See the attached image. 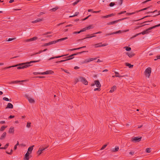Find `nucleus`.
Segmentation results:
<instances>
[{
	"instance_id": "nucleus-1",
	"label": "nucleus",
	"mask_w": 160,
	"mask_h": 160,
	"mask_svg": "<svg viewBox=\"0 0 160 160\" xmlns=\"http://www.w3.org/2000/svg\"><path fill=\"white\" fill-rule=\"evenodd\" d=\"M39 62V60H34V61H31L29 62H27L25 63H19L15 65L12 66H9L8 67H6L5 68V69L9 68L12 67H14L17 66H18L17 67V69H24L25 68H27L29 67L32 66V65L31 64L33 63H36L37 62Z\"/></svg>"
},
{
	"instance_id": "nucleus-2",
	"label": "nucleus",
	"mask_w": 160,
	"mask_h": 160,
	"mask_svg": "<svg viewBox=\"0 0 160 160\" xmlns=\"http://www.w3.org/2000/svg\"><path fill=\"white\" fill-rule=\"evenodd\" d=\"M68 38L67 37L62 38L61 39H58L57 40L53 41H51V42L46 43L44 45V46H49L50 45L52 44H54L58 42H60L63 40H65L67 39Z\"/></svg>"
},
{
	"instance_id": "nucleus-3",
	"label": "nucleus",
	"mask_w": 160,
	"mask_h": 160,
	"mask_svg": "<svg viewBox=\"0 0 160 160\" xmlns=\"http://www.w3.org/2000/svg\"><path fill=\"white\" fill-rule=\"evenodd\" d=\"M160 26V23L159 24H158V25H155V26H153L152 27H150L149 28H148V29H147L146 30L143 31L141 32H140V34H142V35H144L145 34H146L147 33H148L149 32V31L153 29L156 27H158Z\"/></svg>"
},
{
	"instance_id": "nucleus-4",
	"label": "nucleus",
	"mask_w": 160,
	"mask_h": 160,
	"mask_svg": "<svg viewBox=\"0 0 160 160\" xmlns=\"http://www.w3.org/2000/svg\"><path fill=\"white\" fill-rule=\"evenodd\" d=\"M151 72V69L150 68H147L144 72L145 74L146 77L149 78Z\"/></svg>"
},
{
	"instance_id": "nucleus-5",
	"label": "nucleus",
	"mask_w": 160,
	"mask_h": 160,
	"mask_svg": "<svg viewBox=\"0 0 160 160\" xmlns=\"http://www.w3.org/2000/svg\"><path fill=\"white\" fill-rule=\"evenodd\" d=\"M79 80L82 82L83 84L85 85H87L88 84V81L85 79L83 77H80L79 78Z\"/></svg>"
},
{
	"instance_id": "nucleus-6",
	"label": "nucleus",
	"mask_w": 160,
	"mask_h": 160,
	"mask_svg": "<svg viewBox=\"0 0 160 160\" xmlns=\"http://www.w3.org/2000/svg\"><path fill=\"white\" fill-rule=\"evenodd\" d=\"M27 98L29 102L32 104H34L35 102V101L34 99L31 97H27Z\"/></svg>"
},
{
	"instance_id": "nucleus-7",
	"label": "nucleus",
	"mask_w": 160,
	"mask_h": 160,
	"mask_svg": "<svg viewBox=\"0 0 160 160\" xmlns=\"http://www.w3.org/2000/svg\"><path fill=\"white\" fill-rule=\"evenodd\" d=\"M95 85H96V87L98 88H100L101 87V85L99 81L98 80L95 81L94 83L92 84V86H94Z\"/></svg>"
},
{
	"instance_id": "nucleus-8",
	"label": "nucleus",
	"mask_w": 160,
	"mask_h": 160,
	"mask_svg": "<svg viewBox=\"0 0 160 160\" xmlns=\"http://www.w3.org/2000/svg\"><path fill=\"white\" fill-rule=\"evenodd\" d=\"M54 73L51 70H48L45 72H42L40 74L41 75L51 74Z\"/></svg>"
},
{
	"instance_id": "nucleus-9",
	"label": "nucleus",
	"mask_w": 160,
	"mask_h": 160,
	"mask_svg": "<svg viewBox=\"0 0 160 160\" xmlns=\"http://www.w3.org/2000/svg\"><path fill=\"white\" fill-rule=\"evenodd\" d=\"M30 154V152H27L24 157L23 160H29L30 158L29 155Z\"/></svg>"
},
{
	"instance_id": "nucleus-10",
	"label": "nucleus",
	"mask_w": 160,
	"mask_h": 160,
	"mask_svg": "<svg viewBox=\"0 0 160 160\" xmlns=\"http://www.w3.org/2000/svg\"><path fill=\"white\" fill-rule=\"evenodd\" d=\"M142 137L139 138L138 137H135L132 138V141H135V142H138L141 140Z\"/></svg>"
},
{
	"instance_id": "nucleus-11",
	"label": "nucleus",
	"mask_w": 160,
	"mask_h": 160,
	"mask_svg": "<svg viewBox=\"0 0 160 160\" xmlns=\"http://www.w3.org/2000/svg\"><path fill=\"white\" fill-rule=\"evenodd\" d=\"M96 58H88L86 59V62L87 63L92 61L93 60H96Z\"/></svg>"
},
{
	"instance_id": "nucleus-12",
	"label": "nucleus",
	"mask_w": 160,
	"mask_h": 160,
	"mask_svg": "<svg viewBox=\"0 0 160 160\" xmlns=\"http://www.w3.org/2000/svg\"><path fill=\"white\" fill-rule=\"evenodd\" d=\"M74 56V54H72L71 55H69L68 57L69 58H68L66 60H61L60 61H59V62H64L66 60H70L71 59H72L73 58H71L73 56Z\"/></svg>"
},
{
	"instance_id": "nucleus-13",
	"label": "nucleus",
	"mask_w": 160,
	"mask_h": 160,
	"mask_svg": "<svg viewBox=\"0 0 160 160\" xmlns=\"http://www.w3.org/2000/svg\"><path fill=\"white\" fill-rule=\"evenodd\" d=\"M14 131V127L11 126L8 130V132L10 133H13Z\"/></svg>"
},
{
	"instance_id": "nucleus-14",
	"label": "nucleus",
	"mask_w": 160,
	"mask_h": 160,
	"mask_svg": "<svg viewBox=\"0 0 160 160\" xmlns=\"http://www.w3.org/2000/svg\"><path fill=\"white\" fill-rule=\"evenodd\" d=\"M6 132H4L3 133L2 135L0 138V139L1 140H2L4 138H5L6 136Z\"/></svg>"
},
{
	"instance_id": "nucleus-15",
	"label": "nucleus",
	"mask_w": 160,
	"mask_h": 160,
	"mask_svg": "<svg viewBox=\"0 0 160 160\" xmlns=\"http://www.w3.org/2000/svg\"><path fill=\"white\" fill-rule=\"evenodd\" d=\"M126 54L130 58H131L134 55V54L132 52H127Z\"/></svg>"
},
{
	"instance_id": "nucleus-16",
	"label": "nucleus",
	"mask_w": 160,
	"mask_h": 160,
	"mask_svg": "<svg viewBox=\"0 0 160 160\" xmlns=\"http://www.w3.org/2000/svg\"><path fill=\"white\" fill-rule=\"evenodd\" d=\"M34 146V145H32L29 147L28 149V151L27 152H30L31 154L32 153V152L33 149V148Z\"/></svg>"
},
{
	"instance_id": "nucleus-17",
	"label": "nucleus",
	"mask_w": 160,
	"mask_h": 160,
	"mask_svg": "<svg viewBox=\"0 0 160 160\" xmlns=\"http://www.w3.org/2000/svg\"><path fill=\"white\" fill-rule=\"evenodd\" d=\"M67 55H62L60 56H58L52 57L50 58L49 59V60H52V59L55 58H60V57H62L64 56H66Z\"/></svg>"
},
{
	"instance_id": "nucleus-18",
	"label": "nucleus",
	"mask_w": 160,
	"mask_h": 160,
	"mask_svg": "<svg viewBox=\"0 0 160 160\" xmlns=\"http://www.w3.org/2000/svg\"><path fill=\"white\" fill-rule=\"evenodd\" d=\"M122 0H117V1L116 2V5L118 4L119 6L122 5Z\"/></svg>"
},
{
	"instance_id": "nucleus-19",
	"label": "nucleus",
	"mask_w": 160,
	"mask_h": 160,
	"mask_svg": "<svg viewBox=\"0 0 160 160\" xmlns=\"http://www.w3.org/2000/svg\"><path fill=\"white\" fill-rule=\"evenodd\" d=\"M13 105L11 103H9L7 105L6 108L12 109L13 108Z\"/></svg>"
},
{
	"instance_id": "nucleus-20",
	"label": "nucleus",
	"mask_w": 160,
	"mask_h": 160,
	"mask_svg": "<svg viewBox=\"0 0 160 160\" xmlns=\"http://www.w3.org/2000/svg\"><path fill=\"white\" fill-rule=\"evenodd\" d=\"M116 89V86L114 85L111 88L109 92H110L112 93Z\"/></svg>"
},
{
	"instance_id": "nucleus-21",
	"label": "nucleus",
	"mask_w": 160,
	"mask_h": 160,
	"mask_svg": "<svg viewBox=\"0 0 160 160\" xmlns=\"http://www.w3.org/2000/svg\"><path fill=\"white\" fill-rule=\"evenodd\" d=\"M9 145V143H7L4 146V147H0V149H6L8 148V146Z\"/></svg>"
},
{
	"instance_id": "nucleus-22",
	"label": "nucleus",
	"mask_w": 160,
	"mask_h": 160,
	"mask_svg": "<svg viewBox=\"0 0 160 160\" xmlns=\"http://www.w3.org/2000/svg\"><path fill=\"white\" fill-rule=\"evenodd\" d=\"M23 81H12V82H10V84H15V83H17V82H23Z\"/></svg>"
},
{
	"instance_id": "nucleus-23",
	"label": "nucleus",
	"mask_w": 160,
	"mask_h": 160,
	"mask_svg": "<svg viewBox=\"0 0 160 160\" xmlns=\"http://www.w3.org/2000/svg\"><path fill=\"white\" fill-rule=\"evenodd\" d=\"M122 33H123L122 30H118V31L113 32L114 34H120Z\"/></svg>"
},
{
	"instance_id": "nucleus-24",
	"label": "nucleus",
	"mask_w": 160,
	"mask_h": 160,
	"mask_svg": "<svg viewBox=\"0 0 160 160\" xmlns=\"http://www.w3.org/2000/svg\"><path fill=\"white\" fill-rule=\"evenodd\" d=\"M94 27V26L93 25H91L87 27V30L90 29H91L93 28Z\"/></svg>"
},
{
	"instance_id": "nucleus-25",
	"label": "nucleus",
	"mask_w": 160,
	"mask_h": 160,
	"mask_svg": "<svg viewBox=\"0 0 160 160\" xmlns=\"http://www.w3.org/2000/svg\"><path fill=\"white\" fill-rule=\"evenodd\" d=\"M119 150V147H116L114 148H113L112 150V151L113 152H116L118 151Z\"/></svg>"
},
{
	"instance_id": "nucleus-26",
	"label": "nucleus",
	"mask_w": 160,
	"mask_h": 160,
	"mask_svg": "<svg viewBox=\"0 0 160 160\" xmlns=\"http://www.w3.org/2000/svg\"><path fill=\"white\" fill-rule=\"evenodd\" d=\"M7 127V126H2V127L0 129V131H4L5 128Z\"/></svg>"
},
{
	"instance_id": "nucleus-27",
	"label": "nucleus",
	"mask_w": 160,
	"mask_h": 160,
	"mask_svg": "<svg viewBox=\"0 0 160 160\" xmlns=\"http://www.w3.org/2000/svg\"><path fill=\"white\" fill-rule=\"evenodd\" d=\"M124 48L125 49L126 51H130L131 50V48L128 47H124Z\"/></svg>"
},
{
	"instance_id": "nucleus-28",
	"label": "nucleus",
	"mask_w": 160,
	"mask_h": 160,
	"mask_svg": "<svg viewBox=\"0 0 160 160\" xmlns=\"http://www.w3.org/2000/svg\"><path fill=\"white\" fill-rule=\"evenodd\" d=\"M88 51H83L81 52H78L77 53L74 54V56L77 55L78 54H81L84 52H88Z\"/></svg>"
},
{
	"instance_id": "nucleus-29",
	"label": "nucleus",
	"mask_w": 160,
	"mask_h": 160,
	"mask_svg": "<svg viewBox=\"0 0 160 160\" xmlns=\"http://www.w3.org/2000/svg\"><path fill=\"white\" fill-rule=\"evenodd\" d=\"M126 66L130 68H131L133 66V65H132L129 63H126Z\"/></svg>"
},
{
	"instance_id": "nucleus-30",
	"label": "nucleus",
	"mask_w": 160,
	"mask_h": 160,
	"mask_svg": "<svg viewBox=\"0 0 160 160\" xmlns=\"http://www.w3.org/2000/svg\"><path fill=\"white\" fill-rule=\"evenodd\" d=\"M116 23H117L116 20L114 21L111 22H109V23H108V25H112V24H114Z\"/></svg>"
},
{
	"instance_id": "nucleus-31",
	"label": "nucleus",
	"mask_w": 160,
	"mask_h": 160,
	"mask_svg": "<svg viewBox=\"0 0 160 160\" xmlns=\"http://www.w3.org/2000/svg\"><path fill=\"white\" fill-rule=\"evenodd\" d=\"M114 72L116 75L115 76V77H119V78H120L121 77V76L119 75V73H118V72H116V71H114Z\"/></svg>"
},
{
	"instance_id": "nucleus-32",
	"label": "nucleus",
	"mask_w": 160,
	"mask_h": 160,
	"mask_svg": "<svg viewBox=\"0 0 160 160\" xmlns=\"http://www.w3.org/2000/svg\"><path fill=\"white\" fill-rule=\"evenodd\" d=\"M95 48H98L102 47L101 44H97L94 45Z\"/></svg>"
},
{
	"instance_id": "nucleus-33",
	"label": "nucleus",
	"mask_w": 160,
	"mask_h": 160,
	"mask_svg": "<svg viewBox=\"0 0 160 160\" xmlns=\"http://www.w3.org/2000/svg\"><path fill=\"white\" fill-rule=\"evenodd\" d=\"M80 64H82L85 63H87L86 62V59L84 60L81 61L79 62Z\"/></svg>"
},
{
	"instance_id": "nucleus-34",
	"label": "nucleus",
	"mask_w": 160,
	"mask_h": 160,
	"mask_svg": "<svg viewBox=\"0 0 160 160\" xmlns=\"http://www.w3.org/2000/svg\"><path fill=\"white\" fill-rule=\"evenodd\" d=\"M78 14H79L78 12H76L73 15L70 16V17H75V16H77Z\"/></svg>"
},
{
	"instance_id": "nucleus-35",
	"label": "nucleus",
	"mask_w": 160,
	"mask_h": 160,
	"mask_svg": "<svg viewBox=\"0 0 160 160\" xmlns=\"http://www.w3.org/2000/svg\"><path fill=\"white\" fill-rule=\"evenodd\" d=\"M80 1L79 0H77L75 2H74L72 4L73 6H75Z\"/></svg>"
},
{
	"instance_id": "nucleus-36",
	"label": "nucleus",
	"mask_w": 160,
	"mask_h": 160,
	"mask_svg": "<svg viewBox=\"0 0 160 160\" xmlns=\"http://www.w3.org/2000/svg\"><path fill=\"white\" fill-rule=\"evenodd\" d=\"M114 5H116V3H114L113 2H111L110 3V4H109V6L110 7H113V6H114Z\"/></svg>"
},
{
	"instance_id": "nucleus-37",
	"label": "nucleus",
	"mask_w": 160,
	"mask_h": 160,
	"mask_svg": "<svg viewBox=\"0 0 160 160\" xmlns=\"http://www.w3.org/2000/svg\"><path fill=\"white\" fill-rule=\"evenodd\" d=\"M58 7H55V8H53L51 9V11H55L57 10L58 9Z\"/></svg>"
},
{
	"instance_id": "nucleus-38",
	"label": "nucleus",
	"mask_w": 160,
	"mask_h": 160,
	"mask_svg": "<svg viewBox=\"0 0 160 160\" xmlns=\"http://www.w3.org/2000/svg\"><path fill=\"white\" fill-rule=\"evenodd\" d=\"M107 145H108L107 144H106L103 145L102 146V148H101V150H102L104 149L107 146Z\"/></svg>"
},
{
	"instance_id": "nucleus-39",
	"label": "nucleus",
	"mask_w": 160,
	"mask_h": 160,
	"mask_svg": "<svg viewBox=\"0 0 160 160\" xmlns=\"http://www.w3.org/2000/svg\"><path fill=\"white\" fill-rule=\"evenodd\" d=\"M12 152H13V150L12 149H11V151H10V152H8L7 151H6V152L8 154H9V155H11L12 154Z\"/></svg>"
},
{
	"instance_id": "nucleus-40",
	"label": "nucleus",
	"mask_w": 160,
	"mask_h": 160,
	"mask_svg": "<svg viewBox=\"0 0 160 160\" xmlns=\"http://www.w3.org/2000/svg\"><path fill=\"white\" fill-rule=\"evenodd\" d=\"M31 122H28L27 125V127H28V128H30L31 127Z\"/></svg>"
},
{
	"instance_id": "nucleus-41",
	"label": "nucleus",
	"mask_w": 160,
	"mask_h": 160,
	"mask_svg": "<svg viewBox=\"0 0 160 160\" xmlns=\"http://www.w3.org/2000/svg\"><path fill=\"white\" fill-rule=\"evenodd\" d=\"M146 151L147 152H148V153L150 152H151V148H147L146 149Z\"/></svg>"
},
{
	"instance_id": "nucleus-42",
	"label": "nucleus",
	"mask_w": 160,
	"mask_h": 160,
	"mask_svg": "<svg viewBox=\"0 0 160 160\" xmlns=\"http://www.w3.org/2000/svg\"><path fill=\"white\" fill-rule=\"evenodd\" d=\"M16 39L15 38H9L8 40H7L8 41H11L13 40H14Z\"/></svg>"
},
{
	"instance_id": "nucleus-43",
	"label": "nucleus",
	"mask_w": 160,
	"mask_h": 160,
	"mask_svg": "<svg viewBox=\"0 0 160 160\" xmlns=\"http://www.w3.org/2000/svg\"><path fill=\"white\" fill-rule=\"evenodd\" d=\"M38 39V38L36 37H35L31 38V41H34L35 40L37 39Z\"/></svg>"
},
{
	"instance_id": "nucleus-44",
	"label": "nucleus",
	"mask_w": 160,
	"mask_h": 160,
	"mask_svg": "<svg viewBox=\"0 0 160 160\" xmlns=\"http://www.w3.org/2000/svg\"><path fill=\"white\" fill-rule=\"evenodd\" d=\"M87 30V27H85V28H83L82 30H80V31H81V32H82L85 31Z\"/></svg>"
},
{
	"instance_id": "nucleus-45",
	"label": "nucleus",
	"mask_w": 160,
	"mask_h": 160,
	"mask_svg": "<svg viewBox=\"0 0 160 160\" xmlns=\"http://www.w3.org/2000/svg\"><path fill=\"white\" fill-rule=\"evenodd\" d=\"M3 99L5 101H9V100L7 98L4 97L3 98Z\"/></svg>"
},
{
	"instance_id": "nucleus-46",
	"label": "nucleus",
	"mask_w": 160,
	"mask_h": 160,
	"mask_svg": "<svg viewBox=\"0 0 160 160\" xmlns=\"http://www.w3.org/2000/svg\"><path fill=\"white\" fill-rule=\"evenodd\" d=\"M109 17H110L109 14L108 15H106V16H103L102 17V18H108Z\"/></svg>"
},
{
	"instance_id": "nucleus-47",
	"label": "nucleus",
	"mask_w": 160,
	"mask_h": 160,
	"mask_svg": "<svg viewBox=\"0 0 160 160\" xmlns=\"http://www.w3.org/2000/svg\"><path fill=\"white\" fill-rule=\"evenodd\" d=\"M41 72H33V74L34 75H37V74H40L41 73Z\"/></svg>"
},
{
	"instance_id": "nucleus-48",
	"label": "nucleus",
	"mask_w": 160,
	"mask_h": 160,
	"mask_svg": "<svg viewBox=\"0 0 160 160\" xmlns=\"http://www.w3.org/2000/svg\"><path fill=\"white\" fill-rule=\"evenodd\" d=\"M42 153V152L40 151V148L37 152V153L39 155H40Z\"/></svg>"
},
{
	"instance_id": "nucleus-49",
	"label": "nucleus",
	"mask_w": 160,
	"mask_h": 160,
	"mask_svg": "<svg viewBox=\"0 0 160 160\" xmlns=\"http://www.w3.org/2000/svg\"><path fill=\"white\" fill-rule=\"evenodd\" d=\"M135 13V12H130V13H126V15H131L132 14H134Z\"/></svg>"
},
{
	"instance_id": "nucleus-50",
	"label": "nucleus",
	"mask_w": 160,
	"mask_h": 160,
	"mask_svg": "<svg viewBox=\"0 0 160 160\" xmlns=\"http://www.w3.org/2000/svg\"><path fill=\"white\" fill-rule=\"evenodd\" d=\"M158 59H160V55L159 56H158L156 57V58L154 59V60L155 61H156Z\"/></svg>"
},
{
	"instance_id": "nucleus-51",
	"label": "nucleus",
	"mask_w": 160,
	"mask_h": 160,
	"mask_svg": "<svg viewBox=\"0 0 160 160\" xmlns=\"http://www.w3.org/2000/svg\"><path fill=\"white\" fill-rule=\"evenodd\" d=\"M100 88H95L94 89V91H100Z\"/></svg>"
},
{
	"instance_id": "nucleus-52",
	"label": "nucleus",
	"mask_w": 160,
	"mask_h": 160,
	"mask_svg": "<svg viewBox=\"0 0 160 160\" xmlns=\"http://www.w3.org/2000/svg\"><path fill=\"white\" fill-rule=\"evenodd\" d=\"M126 12V11H122V12H120L119 14H123L125 13Z\"/></svg>"
},
{
	"instance_id": "nucleus-53",
	"label": "nucleus",
	"mask_w": 160,
	"mask_h": 160,
	"mask_svg": "<svg viewBox=\"0 0 160 160\" xmlns=\"http://www.w3.org/2000/svg\"><path fill=\"white\" fill-rule=\"evenodd\" d=\"M14 117H15L14 116L10 115L9 117L8 118L11 119V118H14Z\"/></svg>"
},
{
	"instance_id": "nucleus-54",
	"label": "nucleus",
	"mask_w": 160,
	"mask_h": 160,
	"mask_svg": "<svg viewBox=\"0 0 160 160\" xmlns=\"http://www.w3.org/2000/svg\"><path fill=\"white\" fill-rule=\"evenodd\" d=\"M81 32V31H78V32H74L73 33L74 34H79V33H80Z\"/></svg>"
},
{
	"instance_id": "nucleus-55",
	"label": "nucleus",
	"mask_w": 160,
	"mask_h": 160,
	"mask_svg": "<svg viewBox=\"0 0 160 160\" xmlns=\"http://www.w3.org/2000/svg\"><path fill=\"white\" fill-rule=\"evenodd\" d=\"M96 37V36L93 35V36H88V37L86 38H91L92 37Z\"/></svg>"
},
{
	"instance_id": "nucleus-56",
	"label": "nucleus",
	"mask_w": 160,
	"mask_h": 160,
	"mask_svg": "<svg viewBox=\"0 0 160 160\" xmlns=\"http://www.w3.org/2000/svg\"><path fill=\"white\" fill-rule=\"evenodd\" d=\"M5 123V122L4 121H2L0 122V124H4Z\"/></svg>"
},
{
	"instance_id": "nucleus-57",
	"label": "nucleus",
	"mask_w": 160,
	"mask_h": 160,
	"mask_svg": "<svg viewBox=\"0 0 160 160\" xmlns=\"http://www.w3.org/2000/svg\"><path fill=\"white\" fill-rule=\"evenodd\" d=\"M113 34H114L113 32H112V33H108V34H106V36L111 35H113Z\"/></svg>"
},
{
	"instance_id": "nucleus-58",
	"label": "nucleus",
	"mask_w": 160,
	"mask_h": 160,
	"mask_svg": "<svg viewBox=\"0 0 160 160\" xmlns=\"http://www.w3.org/2000/svg\"><path fill=\"white\" fill-rule=\"evenodd\" d=\"M108 45V44L105 43L103 44H101L102 47H104L107 46Z\"/></svg>"
},
{
	"instance_id": "nucleus-59",
	"label": "nucleus",
	"mask_w": 160,
	"mask_h": 160,
	"mask_svg": "<svg viewBox=\"0 0 160 160\" xmlns=\"http://www.w3.org/2000/svg\"><path fill=\"white\" fill-rule=\"evenodd\" d=\"M139 35H140V33H138V34H136L135 35H134L133 37V38H135L137 36H138Z\"/></svg>"
},
{
	"instance_id": "nucleus-60",
	"label": "nucleus",
	"mask_w": 160,
	"mask_h": 160,
	"mask_svg": "<svg viewBox=\"0 0 160 160\" xmlns=\"http://www.w3.org/2000/svg\"><path fill=\"white\" fill-rule=\"evenodd\" d=\"M25 41L26 42H29L31 41V38L30 39H27Z\"/></svg>"
},
{
	"instance_id": "nucleus-61",
	"label": "nucleus",
	"mask_w": 160,
	"mask_h": 160,
	"mask_svg": "<svg viewBox=\"0 0 160 160\" xmlns=\"http://www.w3.org/2000/svg\"><path fill=\"white\" fill-rule=\"evenodd\" d=\"M74 68L75 69H78L79 68V67L78 66H75L74 67Z\"/></svg>"
},
{
	"instance_id": "nucleus-62",
	"label": "nucleus",
	"mask_w": 160,
	"mask_h": 160,
	"mask_svg": "<svg viewBox=\"0 0 160 160\" xmlns=\"http://www.w3.org/2000/svg\"><path fill=\"white\" fill-rule=\"evenodd\" d=\"M129 31V29H127L125 30H122L123 33L128 32Z\"/></svg>"
},
{
	"instance_id": "nucleus-63",
	"label": "nucleus",
	"mask_w": 160,
	"mask_h": 160,
	"mask_svg": "<svg viewBox=\"0 0 160 160\" xmlns=\"http://www.w3.org/2000/svg\"><path fill=\"white\" fill-rule=\"evenodd\" d=\"M41 20H42V19H40V18H38V19H37V21L38 22L41 21Z\"/></svg>"
},
{
	"instance_id": "nucleus-64",
	"label": "nucleus",
	"mask_w": 160,
	"mask_h": 160,
	"mask_svg": "<svg viewBox=\"0 0 160 160\" xmlns=\"http://www.w3.org/2000/svg\"><path fill=\"white\" fill-rule=\"evenodd\" d=\"M134 152H129V154L131 155H132V154H134Z\"/></svg>"
}]
</instances>
